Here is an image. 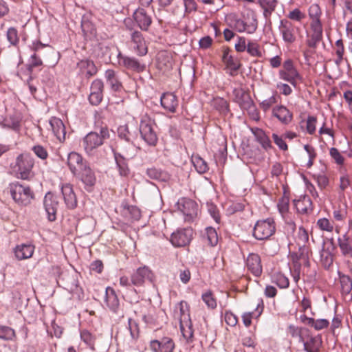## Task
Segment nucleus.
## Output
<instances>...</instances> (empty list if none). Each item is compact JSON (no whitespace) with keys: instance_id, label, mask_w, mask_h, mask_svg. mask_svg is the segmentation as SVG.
<instances>
[{"instance_id":"48","label":"nucleus","mask_w":352,"mask_h":352,"mask_svg":"<svg viewBox=\"0 0 352 352\" xmlns=\"http://www.w3.org/2000/svg\"><path fill=\"white\" fill-rule=\"evenodd\" d=\"M192 162L197 171L199 173H205L208 170L206 162L199 156L192 157Z\"/></svg>"},{"instance_id":"40","label":"nucleus","mask_w":352,"mask_h":352,"mask_svg":"<svg viewBox=\"0 0 352 352\" xmlns=\"http://www.w3.org/2000/svg\"><path fill=\"white\" fill-rule=\"evenodd\" d=\"M309 16L312 20L310 25L322 26V23L320 19L321 16V10L318 4L314 3L310 6L309 8Z\"/></svg>"},{"instance_id":"36","label":"nucleus","mask_w":352,"mask_h":352,"mask_svg":"<svg viewBox=\"0 0 352 352\" xmlns=\"http://www.w3.org/2000/svg\"><path fill=\"white\" fill-rule=\"evenodd\" d=\"M113 154L120 175L122 177H127L129 175L130 170L126 159L117 152L114 151Z\"/></svg>"},{"instance_id":"62","label":"nucleus","mask_w":352,"mask_h":352,"mask_svg":"<svg viewBox=\"0 0 352 352\" xmlns=\"http://www.w3.org/2000/svg\"><path fill=\"white\" fill-rule=\"evenodd\" d=\"M330 155L335 160L338 164H342L344 163V157L340 153L336 148H331L329 151Z\"/></svg>"},{"instance_id":"6","label":"nucleus","mask_w":352,"mask_h":352,"mask_svg":"<svg viewBox=\"0 0 352 352\" xmlns=\"http://www.w3.org/2000/svg\"><path fill=\"white\" fill-rule=\"evenodd\" d=\"M34 161L32 157L28 154H22L16 160V170L18 177L22 179H28L32 175V169Z\"/></svg>"},{"instance_id":"59","label":"nucleus","mask_w":352,"mask_h":352,"mask_svg":"<svg viewBox=\"0 0 352 352\" xmlns=\"http://www.w3.org/2000/svg\"><path fill=\"white\" fill-rule=\"evenodd\" d=\"M317 226L323 231L332 232L333 230V225L330 223L329 220L326 218H321L317 221Z\"/></svg>"},{"instance_id":"45","label":"nucleus","mask_w":352,"mask_h":352,"mask_svg":"<svg viewBox=\"0 0 352 352\" xmlns=\"http://www.w3.org/2000/svg\"><path fill=\"white\" fill-rule=\"evenodd\" d=\"M272 282L276 283L280 288H287L289 285V281L281 272H275L272 276Z\"/></svg>"},{"instance_id":"22","label":"nucleus","mask_w":352,"mask_h":352,"mask_svg":"<svg viewBox=\"0 0 352 352\" xmlns=\"http://www.w3.org/2000/svg\"><path fill=\"white\" fill-rule=\"evenodd\" d=\"M248 270L255 276H259L262 274V265L261 258L257 254L251 253L246 259Z\"/></svg>"},{"instance_id":"25","label":"nucleus","mask_w":352,"mask_h":352,"mask_svg":"<svg viewBox=\"0 0 352 352\" xmlns=\"http://www.w3.org/2000/svg\"><path fill=\"white\" fill-rule=\"evenodd\" d=\"M272 115L285 125L289 124L293 118L292 113L283 105L277 106L273 108Z\"/></svg>"},{"instance_id":"32","label":"nucleus","mask_w":352,"mask_h":352,"mask_svg":"<svg viewBox=\"0 0 352 352\" xmlns=\"http://www.w3.org/2000/svg\"><path fill=\"white\" fill-rule=\"evenodd\" d=\"M222 60L226 65L227 68L230 70V74L234 76L236 72L239 70L241 65L239 62L235 60L234 58L229 54V49H225L223 50Z\"/></svg>"},{"instance_id":"61","label":"nucleus","mask_w":352,"mask_h":352,"mask_svg":"<svg viewBox=\"0 0 352 352\" xmlns=\"http://www.w3.org/2000/svg\"><path fill=\"white\" fill-rule=\"evenodd\" d=\"M15 336L14 331L8 327H1V339L12 340Z\"/></svg>"},{"instance_id":"3","label":"nucleus","mask_w":352,"mask_h":352,"mask_svg":"<svg viewBox=\"0 0 352 352\" xmlns=\"http://www.w3.org/2000/svg\"><path fill=\"white\" fill-rule=\"evenodd\" d=\"M128 327L120 329L115 336L118 343L129 346L134 344L139 337V328L137 322L131 318L128 320Z\"/></svg>"},{"instance_id":"50","label":"nucleus","mask_w":352,"mask_h":352,"mask_svg":"<svg viewBox=\"0 0 352 352\" xmlns=\"http://www.w3.org/2000/svg\"><path fill=\"white\" fill-rule=\"evenodd\" d=\"M321 342L316 337H311L309 341L304 342V350L307 352H316L319 350Z\"/></svg>"},{"instance_id":"7","label":"nucleus","mask_w":352,"mask_h":352,"mask_svg":"<svg viewBox=\"0 0 352 352\" xmlns=\"http://www.w3.org/2000/svg\"><path fill=\"white\" fill-rule=\"evenodd\" d=\"M280 78L289 82L294 87H296L297 81L302 78L294 67L292 60H287L283 63V69L279 71Z\"/></svg>"},{"instance_id":"29","label":"nucleus","mask_w":352,"mask_h":352,"mask_svg":"<svg viewBox=\"0 0 352 352\" xmlns=\"http://www.w3.org/2000/svg\"><path fill=\"white\" fill-rule=\"evenodd\" d=\"M162 106L167 111L174 113L178 106V100L175 95L172 93H165L160 98Z\"/></svg>"},{"instance_id":"14","label":"nucleus","mask_w":352,"mask_h":352,"mask_svg":"<svg viewBox=\"0 0 352 352\" xmlns=\"http://www.w3.org/2000/svg\"><path fill=\"white\" fill-rule=\"evenodd\" d=\"M67 164L69 169L75 176L88 164V162L79 153L73 151L68 154Z\"/></svg>"},{"instance_id":"15","label":"nucleus","mask_w":352,"mask_h":352,"mask_svg":"<svg viewBox=\"0 0 352 352\" xmlns=\"http://www.w3.org/2000/svg\"><path fill=\"white\" fill-rule=\"evenodd\" d=\"M233 95L234 96L235 102L239 104L241 109L245 110H250L251 109H253L255 111L254 102L250 94L245 90L242 88H235L233 90Z\"/></svg>"},{"instance_id":"42","label":"nucleus","mask_w":352,"mask_h":352,"mask_svg":"<svg viewBox=\"0 0 352 352\" xmlns=\"http://www.w3.org/2000/svg\"><path fill=\"white\" fill-rule=\"evenodd\" d=\"M320 262L324 269H329L333 262V254L329 250L322 248L320 251Z\"/></svg>"},{"instance_id":"49","label":"nucleus","mask_w":352,"mask_h":352,"mask_svg":"<svg viewBox=\"0 0 352 352\" xmlns=\"http://www.w3.org/2000/svg\"><path fill=\"white\" fill-rule=\"evenodd\" d=\"M206 237L208 245L215 246L218 243V236L217 231L212 227H207L205 230Z\"/></svg>"},{"instance_id":"8","label":"nucleus","mask_w":352,"mask_h":352,"mask_svg":"<svg viewBox=\"0 0 352 352\" xmlns=\"http://www.w3.org/2000/svg\"><path fill=\"white\" fill-rule=\"evenodd\" d=\"M47 45L43 44L41 41H37L32 43L31 50L34 52V53L31 55L30 58L29 60V63L27 65V69L28 74L30 75L29 79L28 80V82L29 83L30 80L32 79V74L33 69L35 67H38L43 65V61L40 57L38 54L40 50L46 47Z\"/></svg>"},{"instance_id":"24","label":"nucleus","mask_w":352,"mask_h":352,"mask_svg":"<svg viewBox=\"0 0 352 352\" xmlns=\"http://www.w3.org/2000/svg\"><path fill=\"white\" fill-rule=\"evenodd\" d=\"M50 125L54 135L60 142H63L65 140L66 131L65 126L63 121L56 117H53L50 120Z\"/></svg>"},{"instance_id":"44","label":"nucleus","mask_w":352,"mask_h":352,"mask_svg":"<svg viewBox=\"0 0 352 352\" xmlns=\"http://www.w3.org/2000/svg\"><path fill=\"white\" fill-rule=\"evenodd\" d=\"M118 137L129 143L133 144L135 135L132 134L126 125L120 126L118 128Z\"/></svg>"},{"instance_id":"39","label":"nucleus","mask_w":352,"mask_h":352,"mask_svg":"<svg viewBox=\"0 0 352 352\" xmlns=\"http://www.w3.org/2000/svg\"><path fill=\"white\" fill-rule=\"evenodd\" d=\"M294 203L297 210L302 214L307 213L312 204L310 197L307 195H304L298 200H294Z\"/></svg>"},{"instance_id":"56","label":"nucleus","mask_w":352,"mask_h":352,"mask_svg":"<svg viewBox=\"0 0 352 352\" xmlns=\"http://www.w3.org/2000/svg\"><path fill=\"white\" fill-rule=\"evenodd\" d=\"M247 52L252 56L261 57L262 52L259 49V45L256 43L249 42L247 45Z\"/></svg>"},{"instance_id":"53","label":"nucleus","mask_w":352,"mask_h":352,"mask_svg":"<svg viewBox=\"0 0 352 352\" xmlns=\"http://www.w3.org/2000/svg\"><path fill=\"white\" fill-rule=\"evenodd\" d=\"M340 285L342 292L345 294H349L352 290V280L348 276H340Z\"/></svg>"},{"instance_id":"35","label":"nucleus","mask_w":352,"mask_h":352,"mask_svg":"<svg viewBox=\"0 0 352 352\" xmlns=\"http://www.w3.org/2000/svg\"><path fill=\"white\" fill-rule=\"evenodd\" d=\"M20 114L16 112H12L1 122V125L4 127L12 129L14 131H18L20 126Z\"/></svg>"},{"instance_id":"41","label":"nucleus","mask_w":352,"mask_h":352,"mask_svg":"<svg viewBox=\"0 0 352 352\" xmlns=\"http://www.w3.org/2000/svg\"><path fill=\"white\" fill-rule=\"evenodd\" d=\"M81 28L86 38H91L96 36V29L94 25L87 19L83 18L81 21Z\"/></svg>"},{"instance_id":"19","label":"nucleus","mask_w":352,"mask_h":352,"mask_svg":"<svg viewBox=\"0 0 352 352\" xmlns=\"http://www.w3.org/2000/svg\"><path fill=\"white\" fill-rule=\"evenodd\" d=\"M131 283L133 286H142L146 280L152 281L153 274L147 267H139L131 274Z\"/></svg>"},{"instance_id":"63","label":"nucleus","mask_w":352,"mask_h":352,"mask_svg":"<svg viewBox=\"0 0 352 352\" xmlns=\"http://www.w3.org/2000/svg\"><path fill=\"white\" fill-rule=\"evenodd\" d=\"M329 324V322L327 319H318L316 320H314V322L311 327H313L316 330L320 331L328 327Z\"/></svg>"},{"instance_id":"18","label":"nucleus","mask_w":352,"mask_h":352,"mask_svg":"<svg viewBox=\"0 0 352 352\" xmlns=\"http://www.w3.org/2000/svg\"><path fill=\"white\" fill-rule=\"evenodd\" d=\"M103 82L100 79L94 80L90 87L89 101L92 105H98L103 98Z\"/></svg>"},{"instance_id":"11","label":"nucleus","mask_w":352,"mask_h":352,"mask_svg":"<svg viewBox=\"0 0 352 352\" xmlns=\"http://www.w3.org/2000/svg\"><path fill=\"white\" fill-rule=\"evenodd\" d=\"M75 177L83 183L84 188L87 191L91 192L93 190L96 183V177L89 164L84 166L82 170L77 173Z\"/></svg>"},{"instance_id":"27","label":"nucleus","mask_w":352,"mask_h":352,"mask_svg":"<svg viewBox=\"0 0 352 352\" xmlns=\"http://www.w3.org/2000/svg\"><path fill=\"white\" fill-rule=\"evenodd\" d=\"M338 244L342 256L352 258V238L347 233L338 237Z\"/></svg>"},{"instance_id":"33","label":"nucleus","mask_w":352,"mask_h":352,"mask_svg":"<svg viewBox=\"0 0 352 352\" xmlns=\"http://www.w3.org/2000/svg\"><path fill=\"white\" fill-rule=\"evenodd\" d=\"M234 26L239 32H247L248 34H252L257 28V21L253 19L252 21L248 24L241 19H236Z\"/></svg>"},{"instance_id":"31","label":"nucleus","mask_w":352,"mask_h":352,"mask_svg":"<svg viewBox=\"0 0 352 352\" xmlns=\"http://www.w3.org/2000/svg\"><path fill=\"white\" fill-rule=\"evenodd\" d=\"M105 78L107 85L110 86L112 91H120L123 89L122 82L114 70L107 69L105 72Z\"/></svg>"},{"instance_id":"52","label":"nucleus","mask_w":352,"mask_h":352,"mask_svg":"<svg viewBox=\"0 0 352 352\" xmlns=\"http://www.w3.org/2000/svg\"><path fill=\"white\" fill-rule=\"evenodd\" d=\"M125 215H129L133 220H138L141 217L140 209L135 206H127L124 208Z\"/></svg>"},{"instance_id":"46","label":"nucleus","mask_w":352,"mask_h":352,"mask_svg":"<svg viewBox=\"0 0 352 352\" xmlns=\"http://www.w3.org/2000/svg\"><path fill=\"white\" fill-rule=\"evenodd\" d=\"M212 105L221 114H227L229 111V104L223 98H216L213 100Z\"/></svg>"},{"instance_id":"47","label":"nucleus","mask_w":352,"mask_h":352,"mask_svg":"<svg viewBox=\"0 0 352 352\" xmlns=\"http://www.w3.org/2000/svg\"><path fill=\"white\" fill-rule=\"evenodd\" d=\"M256 140L265 149L272 147L271 141L262 129H256L254 133Z\"/></svg>"},{"instance_id":"60","label":"nucleus","mask_w":352,"mask_h":352,"mask_svg":"<svg viewBox=\"0 0 352 352\" xmlns=\"http://www.w3.org/2000/svg\"><path fill=\"white\" fill-rule=\"evenodd\" d=\"M287 18L291 20L300 22L305 18V14L302 13L298 8H295L294 10L289 12V13L287 14Z\"/></svg>"},{"instance_id":"38","label":"nucleus","mask_w":352,"mask_h":352,"mask_svg":"<svg viewBox=\"0 0 352 352\" xmlns=\"http://www.w3.org/2000/svg\"><path fill=\"white\" fill-rule=\"evenodd\" d=\"M146 175L151 179L166 182L169 179L170 176L167 172L162 170L161 169L152 167L146 170Z\"/></svg>"},{"instance_id":"37","label":"nucleus","mask_w":352,"mask_h":352,"mask_svg":"<svg viewBox=\"0 0 352 352\" xmlns=\"http://www.w3.org/2000/svg\"><path fill=\"white\" fill-rule=\"evenodd\" d=\"M258 3L263 10V16L265 19L270 18L272 13L275 10L278 1L277 0H258Z\"/></svg>"},{"instance_id":"26","label":"nucleus","mask_w":352,"mask_h":352,"mask_svg":"<svg viewBox=\"0 0 352 352\" xmlns=\"http://www.w3.org/2000/svg\"><path fill=\"white\" fill-rule=\"evenodd\" d=\"M179 326L183 337L188 342H192L193 341V329L190 314L184 315V318L180 321Z\"/></svg>"},{"instance_id":"51","label":"nucleus","mask_w":352,"mask_h":352,"mask_svg":"<svg viewBox=\"0 0 352 352\" xmlns=\"http://www.w3.org/2000/svg\"><path fill=\"white\" fill-rule=\"evenodd\" d=\"M335 51L337 56L335 63L336 65H339L344 59L343 56L344 53V47L342 39H338L335 43Z\"/></svg>"},{"instance_id":"54","label":"nucleus","mask_w":352,"mask_h":352,"mask_svg":"<svg viewBox=\"0 0 352 352\" xmlns=\"http://www.w3.org/2000/svg\"><path fill=\"white\" fill-rule=\"evenodd\" d=\"M309 241V234L307 231L302 227L298 230V236L296 238L297 245H306Z\"/></svg>"},{"instance_id":"21","label":"nucleus","mask_w":352,"mask_h":352,"mask_svg":"<svg viewBox=\"0 0 352 352\" xmlns=\"http://www.w3.org/2000/svg\"><path fill=\"white\" fill-rule=\"evenodd\" d=\"M137 25L143 31H147L152 23V18L143 8H138L133 14Z\"/></svg>"},{"instance_id":"9","label":"nucleus","mask_w":352,"mask_h":352,"mask_svg":"<svg viewBox=\"0 0 352 352\" xmlns=\"http://www.w3.org/2000/svg\"><path fill=\"white\" fill-rule=\"evenodd\" d=\"M177 208L185 216V221H190L197 216V204L188 198H182L177 201Z\"/></svg>"},{"instance_id":"4","label":"nucleus","mask_w":352,"mask_h":352,"mask_svg":"<svg viewBox=\"0 0 352 352\" xmlns=\"http://www.w3.org/2000/svg\"><path fill=\"white\" fill-rule=\"evenodd\" d=\"M276 231L275 222L273 219L267 218L258 221L253 229V236L257 240L270 239Z\"/></svg>"},{"instance_id":"10","label":"nucleus","mask_w":352,"mask_h":352,"mask_svg":"<svg viewBox=\"0 0 352 352\" xmlns=\"http://www.w3.org/2000/svg\"><path fill=\"white\" fill-rule=\"evenodd\" d=\"M193 231L190 228L179 229L170 236V242L175 247L188 245L192 238Z\"/></svg>"},{"instance_id":"13","label":"nucleus","mask_w":352,"mask_h":352,"mask_svg":"<svg viewBox=\"0 0 352 352\" xmlns=\"http://www.w3.org/2000/svg\"><path fill=\"white\" fill-rule=\"evenodd\" d=\"M131 48L137 55L143 56L148 52V48L142 34L139 31H133L131 34Z\"/></svg>"},{"instance_id":"17","label":"nucleus","mask_w":352,"mask_h":352,"mask_svg":"<svg viewBox=\"0 0 352 352\" xmlns=\"http://www.w3.org/2000/svg\"><path fill=\"white\" fill-rule=\"evenodd\" d=\"M149 346L153 352H173L175 343L170 338L164 337L160 340H151Z\"/></svg>"},{"instance_id":"2","label":"nucleus","mask_w":352,"mask_h":352,"mask_svg":"<svg viewBox=\"0 0 352 352\" xmlns=\"http://www.w3.org/2000/svg\"><path fill=\"white\" fill-rule=\"evenodd\" d=\"M109 131L107 126H102L97 131L89 133L82 140V145L87 154H91L92 151L102 145L104 140L109 138Z\"/></svg>"},{"instance_id":"1","label":"nucleus","mask_w":352,"mask_h":352,"mask_svg":"<svg viewBox=\"0 0 352 352\" xmlns=\"http://www.w3.org/2000/svg\"><path fill=\"white\" fill-rule=\"evenodd\" d=\"M4 195H10L14 201L19 206H28L34 197L32 189L21 184L19 182H13L9 184L3 190Z\"/></svg>"},{"instance_id":"58","label":"nucleus","mask_w":352,"mask_h":352,"mask_svg":"<svg viewBox=\"0 0 352 352\" xmlns=\"http://www.w3.org/2000/svg\"><path fill=\"white\" fill-rule=\"evenodd\" d=\"M201 298L209 308L214 309L217 307L216 300L213 297L211 292H207L203 294Z\"/></svg>"},{"instance_id":"34","label":"nucleus","mask_w":352,"mask_h":352,"mask_svg":"<svg viewBox=\"0 0 352 352\" xmlns=\"http://www.w3.org/2000/svg\"><path fill=\"white\" fill-rule=\"evenodd\" d=\"M34 247L30 244L17 245L14 250L16 257L19 260L30 258L34 253Z\"/></svg>"},{"instance_id":"23","label":"nucleus","mask_w":352,"mask_h":352,"mask_svg":"<svg viewBox=\"0 0 352 352\" xmlns=\"http://www.w3.org/2000/svg\"><path fill=\"white\" fill-rule=\"evenodd\" d=\"M120 64L123 65L127 69H130L136 72H143L146 66L141 64L137 59L132 57L122 56L120 54L118 55Z\"/></svg>"},{"instance_id":"20","label":"nucleus","mask_w":352,"mask_h":352,"mask_svg":"<svg viewBox=\"0 0 352 352\" xmlns=\"http://www.w3.org/2000/svg\"><path fill=\"white\" fill-rule=\"evenodd\" d=\"M61 192L66 207L70 210L76 208L78 201L72 186L70 184H63L61 187Z\"/></svg>"},{"instance_id":"12","label":"nucleus","mask_w":352,"mask_h":352,"mask_svg":"<svg viewBox=\"0 0 352 352\" xmlns=\"http://www.w3.org/2000/svg\"><path fill=\"white\" fill-rule=\"evenodd\" d=\"M283 41L289 44L296 41V31L298 30L290 21L282 19L278 26Z\"/></svg>"},{"instance_id":"16","label":"nucleus","mask_w":352,"mask_h":352,"mask_svg":"<svg viewBox=\"0 0 352 352\" xmlns=\"http://www.w3.org/2000/svg\"><path fill=\"white\" fill-rule=\"evenodd\" d=\"M45 210L50 221H54L56 219V211L58 206V200L56 196L51 192H47L43 200Z\"/></svg>"},{"instance_id":"28","label":"nucleus","mask_w":352,"mask_h":352,"mask_svg":"<svg viewBox=\"0 0 352 352\" xmlns=\"http://www.w3.org/2000/svg\"><path fill=\"white\" fill-rule=\"evenodd\" d=\"M105 293V302L107 306L113 313L118 314L120 302L115 290L113 288L108 287L106 289Z\"/></svg>"},{"instance_id":"55","label":"nucleus","mask_w":352,"mask_h":352,"mask_svg":"<svg viewBox=\"0 0 352 352\" xmlns=\"http://www.w3.org/2000/svg\"><path fill=\"white\" fill-rule=\"evenodd\" d=\"M6 38L11 45H16L19 40L17 30L14 28H10L7 31Z\"/></svg>"},{"instance_id":"64","label":"nucleus","mask_w":352,"mask_h":352,"mask_svg":"<svg viewBox=\"0 0 352 352\" xmlns=\"http://www.w3.org/2000/svg\"><path fill=\"white\" fill-rule=\"evenodd\" d=\"M32 151L36 155V156H38L39 158L42 160H45L47 157V152L45 150V148H44V147H43L42 146H34L32 148Z\"/></svg>"},{"instance_id":"30","label":"nucleus","mask_w":352,"mask_h":352,"mask_svg":"<svg viewBox=\"0 0 352 352\" xmlns=\"http://www.w3.org/2000/svg\"><path fill=\"white\" fill-rule=\"evenodd\" d=\"M311 34L307 40V45L313 49H316L319 42L322 38V26L310 25Z\"/></svg>"},{"instance_id":"43","label":"nucleus","mask_w":352,"mask_h":352,"mask_svg":"<svg viewBox=\"0 0 352 352\" xmlns=\"http://www.w3.org/2000/svg\"><path fill=\"white\" fill-rule=\"evenodd\" d=\"M81 69H85L86 76L89 78L94 76L97 73V68L92 60H83L79 63Z\"/></svg>"},{"instance_id":"5","label":"nucleus","mask_w":352,"mask_h":352,"mask_svg":"<svg viewBox=\"0 0 352 352\" xmlns=\"http://www.w3.org/2000/svg\"><path fill=\"white\" fill-rule=\"evenodd\" d=\"M142 140L149 146H155L157 136L153 126L152 120L147 116L142 117L139 128Z\"/></svg>"},{"instance_id":"57","label":"nucleus","mask_w":352,"mask_h":352,"mask_svg":"<svg viewBox=\"0 0 352 352\" xmlns=\"http://www.w3.org/2000/svg\"><path fill=\"white\" fill-rule=\"evenodd\" d=\"M277 102V94H274L269 98L263 100L260 103L261 108L264 111H267L275 103Z\"/></svg>"}]
</instances>
